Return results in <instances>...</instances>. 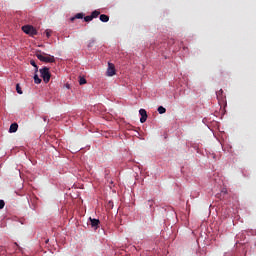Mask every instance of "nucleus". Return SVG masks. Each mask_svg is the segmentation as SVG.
I'll use <instances>...</instances> for the list:
<instances>
[{
    "instance_id": "16",
    "label": "nucleus",
    "mask_w": 256,
    "mask_h": 256,
    "mask_svg": "<svg viewBox=\"0 0 256 256\" xmlns=\"http://www.w3.org/2000/svg\"><path fill=\"white\" fill-rule=\"evenodd\" d=\"M16 91L19 95H23V91L21 90V86H19V84L16 85Z\"/></svg>"
},
{
    "instance_id": "19",
    "label": "nucleus",
    "mask_w": 256,
    "mask_h": 256,
    "mask_svg": "<svg viewBox=\"0 0 256 256\" xmlns=\"http://www.w3.org/2000/svg\"><path fill=\"white\" fill-rule=\"evenodd\" d=\"M45 33H46L47 38L49 39V37H51L52 31L51 30H46Z\"/></svg>"
},
{
    "instance_id": "17",
    "label": "nucleus",
    "mask_w": 256,
    "mask_h": 256,
    "mask_svg": "<svg viewBox=\"0 0 256 256\" xmlns=\"http://www.w3.org/2000/svg\"><path fill=\"white\" fill-rule=\"evenodd\" d=\"M84 21L86 22V23H89V21H93V16H86V17H84Z\"/></svg>"
},
{
    "instance_id": "14",
    "label": "nucleus",
    "mask_w": 256,
    "mask_h": 256,
    "mask_svg": "<svg viewBox=\"0 0 256 256\" xmlns=\"http://www.w3.org/2000/svg\"><path fill=\"white\" fill-rule=\"evenodd\" d=\"M34 83H36V85L41 83V78H39V75L37 74L34 75Z\"/></svg>"
},
{
    "instance_id": "22",
    "label": "nucleus",
    "mask_w": 256,
    "mask_h": 256,
    "mask_svg": "<svg viewBox=\"0 0 256 256\" xmlns=\"http://www.w3.org/2000/svg\"><path fill=\"white\" fill-rule=\"evenodd\" d=\"M43 119H44V121H47V116H44Z\"/></svg>"
},
{
    "instance_id": "23",
    "label": "nucleus",
    "mask_w": 256,
    "mask_h": 256,
    "mask_svg": "<svg viewBox=\"0 0 256 256\" xmlns=\"http://www.w3.org/2000/svg\"><path fill=\"white\" fill-rule=\"evenodd\" d=\"M14 245H16V247H19V245L17 243H14Z\"/></svg>"
},
{
    "instance_id": "15",
    "label": "nucleus",
    "mask_w": 256,
    "mask_h": 256,
    "mask_svg": "<svg viewBox=\"0 0 256 256\" xmlns=\"http://www.w3.org/2000/svg\"><path fill=\"white\" fill-rule=\"evenodd\" d=\"M94 45H95V39H91L89 40L87 47L88 49H91V47H93Z\"/></svg>"
},
{
    "instance_id": "1",
    "label": "nucleus",
    "mask_w": 256,
    "mask_h": 256,
    "mask_svg": "<svg viewBox=\"0 0 256 256\" xmlns=\"http://www.w3.org/2000/svg\"><path fill=\"white\" fill-rule=\"evenodd\" d=\"M37 59L39 61H42L43 63H55V56H51L50 54H47L45 52L38 51L36 53Z\"/></svg>"
},
{
    "instance_id": "3",
    "label": "nucleus",
    "mask_w": 256,
    "mask_h": 256,
    "mask_svg": "<svg viewBox=\"0 0 256 256\" xmlns=\"http://www.w3.org/2000/svg\"><path fill=\"white\" fill-rule=\"evenodd\" d=\"M22 31H24L26 35H31V37L37 35V29L31 25L22 26Z\"/></svg>"
},
{
    "instance_id": "9",
    "label": "nucleus",
    "mask_w": 256,
    "mask_h": 256,
    "mask_svg": "<svg viewBox=\"0 0 256 256\" xmlns=\"http://www.w3.org/2000/svg\"><path fill=\"white\" fill-rule=\"evenodd\" d=\"M100 21H102V23H107L109 21V16L105 14H101Z\"/></svg>"
},
{
    "instance_id": "13",
    "label": "nucleus",
    "mask_w": 256,
    "mask_h": 256,
    "mask_svg": "<svg viewBox=\"0 0 256 256\" xmlns=\"http://www.w3.org/2000/svg\"><path fill=\"white\" fill-rule=\"evenodd\" d=\"M158 113L160 115H163L164 113H167V109H165V107H163V106H159L158 107Z\"/></svg>"
},
{
    "instance_id": "4",
    "label": "nucleus",
    "mask_w": 256,
    "mask_h": 256,
    "mask_svg": "<svg viewBox=\"0 0 256 256\" xmlns=\"http://www.w3.org/2000/svg\"><path fill=\"white\" fill-rule=\"evenodd\" d=\"M218 103L221 105V103H225V94H223V89H220L216 92Z\"/></svg>"
},
{
    "instance_id": "18",
    "label": "nucleus",
    "mask_w": 256,
    "mask_h": 256,
    "mask_svg": "<svg viewBox=\"0 0 256 256\" xmlns=\"http://www.w3.org/2000/svg\"><path fill=\"white\" fill-rule=\"evenodd\" d=\"M85 83H87V80L85 78H80L79 84L80 85H85Z\"/></svg>"
},
{
    "instance_id": "7",
    "label": "nucleus",
    "mask_w": 256,
    "mask_h": 256,
    "mask_svg": "<svg viewBox=\"0 0 256 256\" xmlns=\"http://www.w3.org/2000/svg\"><path fill=\"white\" fill-rule=\"evenodd\" d=\"M139 114L141 115L140 123H145L147 121V110L146 109H140Z\"/></svg>"
},
{
    "instance_id": "12",
    "label": "nucleus",
    "mask_w": 256,
    "mask_h": 256,
    "mask_svg": "<svg viewBox=\"0 0 256 256\" xmlns=\"http://www.w3.org/2000/svg\"><path fill=\"white\" fill-rule=\"evenodd\" d=\"M84 15L83 13H77L74 17H72L70 20L74 21L75 19H83Z\"/></svg>"
},
{
    "instance_id": "6",
    "label": "nucleus",
    "mask_w": 256,
    "mask_h": 256,
    "mask_svg": "<svg viewBox=\"0 0 256 256\" xmlns=\"http://www.w3.org/2000/svg\"><path fill=\"white\" fill-rule=\"evenodd\" d=\"M115 75V65L113 63H108L107 76L113 77Z\"/></svg>"
},
{
    "instance_id": "21",
    "label": "nucleus",
    "mask_w": 256,
    "mask_h": 256,
    "mask_svg": "<svg viewBox=\"0 0 256 256\" xmlns=\"http://www.w3.org/2000/svg\"><path fill=\"white\" fill-rule=\"evenodd\" d=\"M153 203H154L153 200H149V201H148L149 207H153Z\"/></svg>"
},
{
    "instance_id": "24",
    "label": "nucleus",
    "mask_w": 256,
    "mask_h": 256,
    "mask_svg": "<svg viewBox=\"0 0 256 256\" xmlns=\"http://www.w3.org/2000/svg\"><path fill=\"white\" fill-rule=\"evenodd\" d=\"M67 89H69V85H66Z\"/></svg>"
},
{
    "instance_id": "5",
    "label": "nucleus",
    "mask_w": 256,
    "mask_h": 256,
    "mask_svg": "<svg viewBox=\"0 0 256 256\" xmlns=\"http://www.w3.org/2000/svg\"><path fill=\"white\" fill-rule=\"evenodd\" d=\"M89 221L92 229H95V230L99 229V225L101 223L99 219L89 218Z\"/></svg>"
},
{
    "instance_id": "11",
    "label": "nucleus",
    "mask_w": 256,
    "mask_h": 256,
    "mask_svg": "<svg viewBox=\"0 0 256 256\" xmlns=\"http://www.w3.org/2000/svg\"><path fill=\"white\" fill-rule=\"evenodd\" d=\"M99 15H101V12H99L98 10H94L91 13L92 19H97V17H99Z\"/></svg>"
},
{
    "instance_id": "2",
    "label": "nucleus",
    "mask_w": 256,
    "mask_h": 256,
    "mask_svg": "<svg viewBox=\"0 0 256 256\" xmlns=\"http://www.w3.org/2000/svg\"><path fill=\"white\" fill-rule=\"evenodd\" d=\"M39 73L44 81V83H49L51 81V72L48 67H44L39 70Z\"/></svg>"
},
{
    "instance_id": "8",
    "label": "nucleus",
    "mask_w": 256,
    "mask_h": 256,
    "mask_svg": "<svg viewBox=\"0 0 256 256\" xmlns=\"http://www.w3.org/2000/svg\"><path fill=\"white\" fill-rule=\"evenodd\" d=\"M19 125L17 123H12L9 128V133H17Z\"/></svg>"
},
{
    "instance_id": "10",
    "label": "nucleus",
    "mask_w": 256,
    "mask_h": 256,
    "mask_svg": "<svg viewBox=\"0 0 256 256\" xmlns=\"http://www.w3.org/2000/svg\"><path fill=\"white\" fill-rule=\"evenodd\" d=\"M30 65H32V67H35V73L39 72V66H37L35 60H30Z\"/></svg>"
},
{
    "instance_id": "20",
    "label": "nucleus",
    "mask_w": 256,
    "mask_h": 256,
    "mask_svg": "<svg viewBox=\"0 0 256 256\" xmlns=\"http://www.w3.org/2000/svg\"><path fill=\"white\" fill-rule=\"evenodd\" d=\"M5 207V201L0 200V209H3Z\"/></svg>"
}]
</instances>
